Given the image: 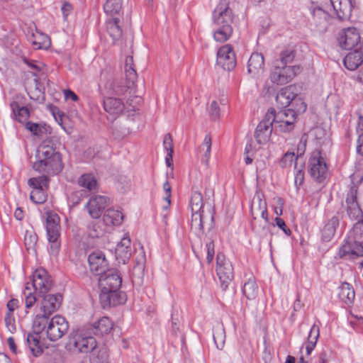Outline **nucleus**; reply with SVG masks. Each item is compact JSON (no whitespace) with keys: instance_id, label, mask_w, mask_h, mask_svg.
<instances>
[{"instance_id":"obj_1","label":"nucleus","mask_w":363,"mask_h":363,"mask_svg":"<svg viewBox=\"0 0 363 363\" xmlns=\"http://www.w3.org/2000/svg\"><path fill=\"white\" fill-rule=\"evenodd\" d=\"M35 161L33 164L35 171L42 174L40 177H46L50 179L60 174L64 164L62 161L61 154L56 150L52 145L43 143L37 149Z\"/></svg>"},{"instance_id":"obj_2","label":"nucleus","mask_w":363,"mask_h":363,"mask_svg":"<svg viewBox=\"0 0 363 363\" xmlns=\"http://www.w3.org/2000/svg\"><path fill=\"white\" fill-rule=\"evenodd\" d=\"M26 345L32 355L38 357L43 354L46 350V354L50 355L53 359L54 363L61 362V351L57 347L52 346L47 347L45 345L44 340L38 334L28 333L26 337Z\"/></svg>"},{"instance_id":"obj_3","label":"nucleus","mask_w":363,"mask_h":363,"mask_svg":"<svg viewBox=\"0 0 363 363\" xmlns=\"http://www.w3.org/2000/svg\"><path fill=\"white\" fill-rule=\"evenodd\" d=\"M276 130L289 133L294 130L297 121V113L293 108H287L276 112L274 108L268 110Z\"/></svg>"},{"instance_id":"obj_4","label":"nucleus","mask_w":363,"mask_h":363,"mask_svg":"<svg viewBox=\"0 0 363 363\" xmlns=\"http://www.w3.org/2000/svg\"><path fill=\"white\" fill-rule=\"evenodd\" d=\"M216 264V272L220 280V287L223 291H225L233 280V267L231 262L227 260L221 252L217 254Z\"/></svg>"},{"instance_id":"obj_5","label":"nucleus","mask_w":363,"mask_h":363,"mask_svg":"<svg viewBox=\"0 0 363 363\" xmlns=\"http://www.w3.org/2000/svg\"><path fill=\"white\" fill-rule=\"evenodd\" d=\"M49 182L50 179L46 177H36L28 179V184L32 188L30 199L33 203H43L46 201Z\"/></svg>"},{"instance_id":"obj_6","label":"nucleus","mask_w":363,"mask_h":363,"mask_svg":"<svg viewBox=\"0 0 363 363\" xmlns=\"http://www.w3.org/2000/svg\"><path fill=\"white\" fill-rule=\"evenodd\" d=\"M39 296L48 293L53 286V281L48 272L43 269H37L33 274L30 283Z\"/></svg>"},{"instance_id":"obj_7","label":"nucleus","mask_w":363,"mask_h":363,"mask_svg":"<svg viewBox=\"0 0 363 363\" xmlns=\"http://www.w3.org/2000/svg\"><path fill=\"white\" fill-rule=\"evenodd\" d=\"M60 218L54 212H48L45 222V229L48 240L51 243V248L58 249L60 247Z\"/></svg>"},{"instance_id":"obj_8","label":"nucleus","mask_w":363,"mask_h":363,"mask_svg":"<svg viewBox=\"0 0 363 363\" xmlns=\"http://www.w3.org/2000/svg\"><path fill=\"white\" fill-rule=\"evenodd\" d=\"M309 172L317 182H322L327 176L328 166L320 152H313L309 160Z\"/></svg>"},{"instance_id":"obj_9","label":"nucleus","mask_w":363,"mask_h":363,"mask_svg":"<svg viewBox=\"0 0 363 363\" xmlns=\"http://www.w3.org/2000/svg\"><path fill=\"white\" fill-rule=\"evenodd\" d=\"M301 72L299 66L274 65L271 73V81L277 84H285L291 82Z\"/></svg>"},{"instance_id":"obj_10","label":"nucleus","mask_w":363,"mask_h":363,"mask_svg":"<svg viewBox=\"0 0 363 363\" xmlns=\"http://www.w3.org/2000/svg\"><path fill=\"white\" fill-rule=\"evenodd\" d=\"M213 23L214 26L232 25L234 14L229 6L228 0H220L213 12Z\"/></svg>"},{"instance_id":"obj_11","label":"nucleus","mask_w":363,"mask_h":363,"mask_svg":"<svg viewBox=\"0 0 363 363\" xmlns=\"http://www.w3.org/2000/svg\"><path fill=\"white\" fill-rule=\"evenodd\" d=\"M349 238L348 240L340 247L337 256L342 259H355L363 256V242L356 238Z\"/></svg>"},{"instance_id":"obj_12","label":"nucleus","mask_w":363,"mask_h":363,"mask_svg":"<svg viewBox=\"0 0 363 363\" xmlns=\"http://www.w3.org/2000/svg\"><path fill=\"white\" fill-rule=\"evenodd\" d=\"M43 300L40 306V311L35 318H49L60 307L62 297L60 294H45L41 296Z\"/></svg>"},{"instance_id":"obj_13","label":"nucleus","mask_w":363,"mask_h":363,"mask_svg":"<svg viewBox=\"0 0 363 363\" xmlns=\"http://www.w3.org/2000/svg\"><path fill=\"white\" fill-rule=\"evenodd\" d=\"M122 284V278L116 269H108L100 275L99 286L101 291L120 289Z\"/></svg>"},{"instance_id":"obj_14","label":"nucleus","mask_w":363,"mask_h":363,"mask_svg":"<svg viewBox=\"0 0 363 363\" xmlns=\"http://www.w3.org/2000/svg\"><path fill=\"white\" fill-rule=\"evenodd\" d=\"M340 46L345 50L359 48L363 45L360 41V34L358 30L354 27L343 29L338 38Z\"/></svg>"},{"instance_id":"obj_15","label":"nucleus","mask_w":363,"mask_h":363,"mask_svg":"<svg viewBox=\"0 0 363 363\" xmlns=\"http://www.w3.org/2000/svg\"><path fill=\"white\" fill-rule=\"evenodd\" d=\"M217 65L223 69L230 71L236 66V57L232 45L226 44L219 48L217 52Z\"/></svg>"},{"instance_id":"obj_16","label":"nucleus","mask_w":363,"mask_h":363,"mask_svg":"<svg viewBox=\"0 0 363 363\" xmlns=\"http://www.w3.org/2000/svg\"><path fill=\"white\" fill-rule=\"evenodd\" d=\"M123 99L111 96L104 97L103 107L109 119L115 120L124 113L126 108Z\"/></svg>"},{"instance_id":"obj_17","label":"nucleus","mask_w":363,"mask_h":363,"mask_svg":"<svg viewBox=\"0 0 363 363\" xmlns=\"http://www.w3.org/2000/svg\"><path fill=\"white\" fill-rule=\"evenodd\" d=\"M311 18L310 19L311 26H313L317 31L325 32L330 23L333 13L330 10L325 9H312Z\"/></svg>"},{"instance_id":"obj_18","label":"nucleus","mask_w":363,"mask_h":363,"mask_svg":"<svg viewBox=\"0 0 363 363\" xmlns=\"http://www.w3.org/2000/svg\"><path fill=\"white\" fill-rule=\"evenodd\" d=\"M99 299L102 307L106 308L125 303L127 297L125 294L119 289H111L107 291H101Z\"/></svg>"},{"instance_id":"obj_19","label":"nucleus","mask_w":363,"mask_h":363,"mask_svg":"<svg viewBox=\"0 0 363 363\" xmlns=\"http://www.w3.org/2000/svg\"><path fill=\"white\" fill-rule=\"evenodd\" d=\"M133 86L129 84L128 81L124 84L123 80L111 79L106 83L105 90L109 96L123 99L127 96L128 94H130V90Z\"/></svg>"},{"instance_id":"obj_20","label":"nucleus","mask_w":363,"mask_h":363,"mask_svg":"<svg viewBox=\"0 0 363 363\" xmlns=\"http://www.w3.org/2000/svg\"><path fill=\"white\" fill-rule=\"evenodd\" d=\"M271 118L272 116L267 112L264 118L256 128L255 138L257 142L259 144L266 143L270 138L273 128H274V123Z\"/></svg>"},{"instance_id":"obj_21","label":"nucleus","mask_w":363,"mask_h":363,"mask_svg":"<svg viewBox=\"0 0 363 363\" xmlns=\"http://www.w3.org/2000/svg\"><path fill=\"white\" fill-rule=\"evenodd\" d=\"M69 329L67 319H50L48 325L47 336L51 341H55L65 335Z\"/></svg>"},{"instance_id":"obj_22","label":"nucleus","mask_w":363,"mask_h":363,"mask_svg":"<svg viewBox=\"0 0 363 363\" xmlns=\"http://www.w3.org/2000/svg\"><path fill=\"white\" fill-rule=\"evenodd\" d=\"M109 199L104 196H95L90 198L86 205L88 213L93 218H99L108 204Z\"/></svg>"},{"instance_id":"obj_23","label":"nucleus","mask_w":363,"mask_h":363,"mask_svg":"<svg viewBox=\"0 0 363 363\" xmlns=\"http://www.w3.org/2000/svg\"><path fill=\"white\" fill-rule=\"evenodd\" d=\"M90 270L96 275H101L107 271L108 265L105 255L101 251L91 253L88 257Z\"/></svg>"},{"instance_id":"obj_24","label":"nucleus","mask_w":363,"mask_h":363,"mask_svg":"<svg viewBox=\"0 0 363 363\" xmlns=\"http://www.w3.org/2000/svg\"><path fill=\"white\" fill-rule=\"evenodd\" d=\"M91 334V333L86 334L83 330H80L76 335L74 346L80 352L88 353L96 347V340Z\"/></svg>"},{"instance_id":"obj_25","label":"nucleus","mask_w":363,"mask_h":363,"mask_svg":"<svg viewBox=\"0 0 363 363\" xmlns=\"http://www.w3.org/2000/svg\"><path fill=\"white\" fill-rule=\"evenodd\" d=\"M331 13L336 14L339 19H345L350 16L352 0H331Z\"/></svg>"},{"instance_id":"obj_26","label":"nucleus","mask_w":363,"mask_h":363,"mask_svg":"<svg viewBox=\"0 0 363 363\" xmlns=\"http://www.w3.org/2000/svg\"><path fill=\"white\" fill-rule=\"evenodd\" d=\"M264 61L262 54L252 53L247 62V72L253 77H257L264 72Z\"/></svg>"},{"instance_id":"obj_27","label":"nucleus","mask_w":363,"mask_h":363,"mask_svg":"<svg viewBox=\"0 0 363 363\" xmlns=\"http://www.w3.org/2000/svg\"><path fill=\"white\" fill-rule=\"evenodd\" d=\"M357 190L354 187H352L346 198L347 211L348 215L352 218H359L362 216V211L357 201Z\"/></svg>"},{"instance_id":"obj_28","label":"nucleus","mask_w":363,"mask_h":363,"mask_svg":"<svg viewBox=\"0 0 363 363\" xmlns=\"http://www.w3.org/2000/svg\"><path fill=\"white\" fill-rule=\"evenodd\" d=\"M131 241L128 237H124L116 248V258L118 263L125 264L131 256Z\"/></svg>"},{"instance_id":"obj_29","label":"nucleus","mask_w":363,"mask_h":363,"mask_svg":"<svg viewBox=\"0 0 363 363\" xmlns=\"http://www.w3.org/2000/svg\"><path fill=\"white\" fill-rule=\"evenodd\" d=\"M345 67L349 70H355L363 63V45L348 53L343 60Z\"/></svg>"},{"instance_id":"obj_30","label":"nucleus","mask_w":363,"mask_h":363,"mask_svg":"<svg viewBox=\"0 0 363 363\" xmlns=\"http://www.w3.org/2000/svg\"><path fill=\"white\" fill-rule=\"evenodd\" d=\"M251 214L254 219L262 218L266 223H268L267 208L265 201H263L259 196L254 198L251 205Z\"/></svg>"},{"instance_id":"obj_31","label":"nucleus","mask_w":363,"mask_h":363,"mask_svg":"<svg viewBox=\"0 0 363 363\" xmlns=\"http://www.w3.org/2000/svg\"><path fill=\"white\" fill-rule=\"evenodd\" d=\"M295 88L292 86H286L282 88L277 94L276 101L281 107H287L296 96L294 92Z\"/></svg>"},{"instance_id":"obj_32","label":"nucleus","mask_w":363,"mask_h":363,"mask_svg":"<svg viewBox=\"0 0 363 363\" xmlns=\"http://www.w3.org/2000/svg\"><path fill=\"white\" fill-rule=\"evenodd\" d=\"M123 220V213L113 208H108L103 216V223L106 228L119 225Z\"/></svg>"},{"instance_id":"obj_33","label":"nucleus","mask_w":363,"mask_h":363,"mask_svg":"<svg viewBox=\"0 0 363 363\" xmlns=\"http://www.w3.org/2000/svg\"><path fill=\"white\" fill-rule=\"evenodd\" d=\"M338 297L340 301L347 305L352 304L355 297L353 286L347 282H343L338 288Z\"/></svg>"},{"instance_id":"obj_34","label":"nucleus","mask_w":363,"mask_h":363,"mask_svg":"<svg viewBox=\"0 0 363 363\" xmlns=\"http://www.w3.org/2000/svg\"><path fill=\"white\" fill-rule=\"evenodd\" d=\"M213 36V39L218 43H224L229 40L233 33L232 25L216 26Z\"/></svg>"},{"instance_id":"obj_35","label":"nucleus","mask_w":363,"mask_h":363,"mask_svg":"<svg viewBox=\"0 0 363 363\" xmlns=\"http://www.w3.org/2000/svg\"><path fill=\"white\" fill-rule=\"evenodd\" d=\"M338 225L339 220L336 216H333L330 219L321 231L322 240L325 242L330 241L335 233L336 228Z\"/></svg>"},{"instance_id":"obj_36","label":"nucleus","mask_w":363,"mask_h":363,"mask_svg":"<svg viewBox=\"0 0 363 363\" xmlns=\"http://www.w3.org/2000/svg\"><path fill=\"white\" fill-rule=\"evenodd\" d=\"M113 327L111 319H98L91 328L92 333L97 335L108 334Z\"/></svg>"},{"instance_id":"obj_37","label":"nucleus","mask_w":363,"mask_h":363,"mask_svg":"<svg viewBox=\"0 0 363 363\" xmlns=\"http://www.w3.org/2000/svg\"><path fill=\"white\" fill-rule=\"evenodd\" d=\"M78 184L91 193L95 192L98 189L97 181L92 174H84L78 179Z\"/></svg>"},{"instance_id":"obj_38","label":"nucleus","mask_w":363,"mask_h":363,"mask_svg":"<svg viewBox=\"0 0 363 363\" xmlns=\"http://www.w3.org/2000/svg\"><path fill=\"white\" fill-rule=\"evenodd\" d=\"M10 106L12 109L15 118L19 123H26L30 117V111L26 106H20L16 101L11 103Z\"/></svg>"},{"instance_id":"obj_39","label":"nucleus","mask_w":363,"mask_h":363,"mask_svg":"<svg viewBox=\"0 0 363 363\" xmlns=\"http://www.w3.org/2000/svg\"><path fill=\"white\" fill-rule=\"evenodd\" d=\"M320 332H319V327L318 325L314 323L312 327L311 328L308 337V341L306 343V354L307 355H310L312 352V351L314 350L318 339L319 337Z\"/></svg>"},{"instance_id":"obj_40","label":"nucleus","mask_w":363,"mask_h":363,"mask_svg":"<svg viewBox=\"0 0 363 363\" xmlns=\"http://www.w3.org/2000/svg\"><path fill=\"white\" fill-rule=\"evenodd\" d=\"M106 28L113 40H118L122 35V29L119 26V19L113 18L106 21Z\"/></svg>"},{"instance_id":"obj_41","label":"nucleus","mask_w":363,"mask_h":363,"mask_svg":"<svg viewBox=\"0 0 363 363\" xmlns=\"http://www.w3.org/2000/svg\"><path fill=\"white\" fill-rule=\"evenodd\" d=\"M204 211L200 213H192L191 220V228L195 233L203 232V225L205 223Z\"/></svg>"},{"instance_id":"obj_42","label":"nucleus","mask_w":363,"mask_h":363,"mask_svg":"<svg viewBox=\"0 0 363 363\" xmlns=\"http://www.w3.org/2000/svg\"><path fill=\"white\" fill-rule=\"evenodd\" d=\"M125 73L126 81L129 84L134 85L135 80L137 79V73L134 68L133 58L132 56H128L125 60Z\"/></svg>"},{"instance_id":"obj_43","label":"nucleus","mask_w":363,"mask_h":363,"mask_svg":"<svg viewBox=\"0 0 363 363\" xmlns=\"http://www.w3.org/2000/svg\"><path fill=\"white\" fill-rule=\"evenodd\" d=\"M242 293L249 300H254L258 294V287L254 279H250L242 288Z\"/></svg>"},{"instance_id":"obj_44","label":"nucleus","mask_w":363,"mask_h":363,"mask_svg":"<svg viewBox=\"0 0 363 363\" xmlns=\"http://www.w3.org/2000/svg\"><path fill=\"white\" fill-rule=\"evenodd\" d=\"M203 196L199 191H194L190 199L191 213H200L203 210Z\"/></svg>"},{"instance_id":"obj_45","label":"nucleus","mask_w":363,"mask_h":363,"mask_svg":"<svg viewBox=\"0 0 363 363\" xmlns=\"http://www.w3.org/2000/svg\"><path fill=\"white\" fill-rule=\"evenodd\" d=\"M104 11L111 16L118 14L122 9V0H107L104 6Z\"/></svg>"},{"instance_id":"obj_46","label":"nucleus","mask_w":363,"mask_h":363,"mask_svg":"<svg viewBox=\"0 0 363 363\" xmlns=\"http://www.w3.org/2000/svg\"><path fill=\"white\" fill-rule=\"evenodd\" d=\"M211 138L209 135H206L200 147V150L203 152V157L202 162L206 164L208 162V159L211 155Z\"/></svg>"},{"instance_id":"obj_47","label":"nucleus","mask_w":363,"mask_h":363,"mask_svg":"<svg viewBox=\"0 0 363 363\" xmlns=\"http://www.w3.org/2000/svg\"><path fill=\"white\" fill-rule=\"evenodd\" d=\"M295 55L294 51L286 50L280 53L279 58L274 62V65H285L293 61Z\"/></svg>"},{"instance_id":"obj_48","label":"nucleus","mask_w":363,"mask_h":363,"mask_svg":"<svg viewBox=\"0 0 363 363\" xmlns=\"http://www.w3.org/2000/svg\"><path fill=\"white\" fill-rule=\"evenodd\" d=\"M50 319H34L33 322V333L40 335L42 332L47 333L48 325Z\"/></svg>"},{"instance_id":"obj_49","label":"nucleus","mask_w":363,"mask_h":363,"mask_svg":"<svg viewBox=\"0 0 363 363\" xmlns=\"http://www.w3.org/2000/svg\"><path fill=\"white\" fill-rule=\"evenodd\" d=\"M38 237L31 230H26L24 236V242L27 250L34 249L37 244Z\"/></svg>"},{"instance_id":"obj_50","label":"nucleus","mask_w":363,"mask_h":363,"mask_svg":"<svg viewBox=\"0 0 363 363\" xmlns=\"http://www.w3.org/2000/svg\"><path fill=\"white\" fill-rule=\"evenodd\" d=\"M225 335L223 328L218 329L216 333H213V340L218 349H223L225 345Z\"/></svg>"},{"instance_id":"obj_51","label":"nucleus","mask_w":363,"mask_h":363,"mask_svg":"<svg viewBox=\"0 0 363 363\" xmlns=\"http://www.w3.org/2000/svg\"><path fill=\"white\" fill-rule=\"evenodd\" d=\"M145 264L143 262H137L133 269V281L140 283L144 276Z\"/></svg>"},{"instance_id":"obj_52","label":"nucleus","mask_w":363,"mask_h":363,"mask_svg":"<svg viewBox=\"0 0 363 363\" xmlns=\"http://www.w3.org/2000/svg\"><path fill=\"white\" fill-rule=\"evenodd\" d=\"M30 283H27L26 284V286L25 287V291H24V294H25V296H26V308H31L34 303L36 302V297L33 294V292L31 291H29V292H26L27 291H30Z\"/></svg>"},{"instance_id":"obj_53","label":"nucleus","mask_w":363,"mask_h":363,"mask_svg":"<svg viewBox=\"0 0 363 363\" xmlns=\"http://www.w3.org/2000/svg\"><path fill=\"white\" fill-rule=\"evenodd\" d=\"M311 10L316 9H325L331 11V0H311Z\"/></svg>"},{"instance_id":"obj_54","label":"nucleus","mask_w":363,"mask_h":363,"mask_svg":"<svg viewBox=\"0 0 363 363\" xmlns=\"http://www.w3.org/2000/svg\"><path fill=\"white\" fill-rule=\"evenodd\" d=\"M108 230L102 228L100 223H94L89 230V235L91 238H99L103 235L104 233Z\"/></svg>"},{"instance_id":"obj_55","label":"nucleus","mask_w":363,"mask_h":363,"mask_svg":"<svg viewBox=\"0 0 363 363\" xmlns=\"http://www.w3.org/2000/svg\"><path fill=\"white\" fill-rule=\"evenodd\" d=\"M163 190H164V191L165 193V196L164 197V200L167 203V205H164L163 206V208L164 209H167L168 207L170 206V203H171L170 197H171V191H172L171 185H170V184H169V182L168 181H166L163 184Z\"/></svg>"},{"instance_id":"obj_56","label":"nucleus","mask_w":363,"mask_h":363,"mask_svg":"<svg viewBox=\"0 0 363 363\" xmlns=\"http://www.w3.org/2000/svg\"><path fill=\"white\" fill-rule=\"evenodd\" d=\"M215 245L214 242L212 240L208 241L206 244V259L208 264L211 263L213 260L215 255Z\"/></svg>"},{"instance_id":"obj_57","label":"nucleus","mask_w":363,"mask_h":363,"mask_svg":"<svg viewBox=\"0 0 363 363\" xmlns=\"http://www.w3.org/2000/svg\"><path fill=\"white\" fill-rule=\"evenodd\" d=\"M42 41L34 40L33 42L35 49H46L50 45V40L48 35H41Z\"/></svg>"},{"instance_id":"obj_58","label":"nucleus","mask_w":363,"mask_h":363,"mask_svg":"<svg viewBox=\"0 0 363 363\" xmlns=\"http://www.w3.org/2000/svg\"><path fill=\"white\" fill-rule=\"evenodd\" d=\"M294 160H298V156L295 157L294 152H286L282 157L280 164L283 167L291 165Z\"/></svg>"},{"instance_id":"obj_59","label":"nucleus","mask_w":363,"mask_h":363,"mask_svg":"<svg viewBox=\"0 0 363 363\" xmlns=\"http://www.w3.org/2000/svg\"><path fill=\"white\" fill-rule=\"evenodd\" d=\"M308 140V135L303 134L299 140V143L297 145V155L301 156L304 154L306 148V143Z\"/></svg>"},{"instance_id":"obj_60","label":"nucleus","mask_w":363,"mask_h":363,"mask_svg":"<svg viewBox=\"0 0 363 363\" xmlns=\"http://www.w3.org/2000/svg\"><path fill=\"white\" fill-rule=\"evenodd\" d=\"M210 115L213 120H216L220 116V107L216 101H213L210 106Z\"/></svg>"},{"instance_id":"obj_61","label":"nucleus","mask_w":363,"mask_h":363,"mask_svg":"<svg viewBox=\"0 0 363 363\" xmlns=\"http://www.w3.org/2000/svg\"><path fill=\"white\" fill-rule=\"evenodd\" d=\"M25 126L27 130L35 135H39L41 133V128L38 123L27 121Z\"/></svg>"},{"instance_id":"obj_62","label":"nucleus","mask_w":363,"mask_h":363,"mask_svg":"<svg viewBox=\"0 0 363 363\" xmlns=\"http://www.w3.org/2000/svg\"><path fill=\"white\" fill-rule=\"evenodd\" d=\"M163 145L167 153H173L172 138L169 133L164 135L163 140Z\"/></svg>"},{"instance_id":"obj_63","label":"nucleus","mask_w":363,"mask_h":363,"mask_svg":"<svg viewBox=\"0 0 363 363\" xmlns=\"http://www.w3.org/2000/svg\"><path fill=\"white\" fill-rule=\"evenodd\" d=\"M353 232L356 235V238L359 239L363 242V220L354 225Z\"/></svg>"},{"instance_id":"obj_64","label":"nucleus","mask_w":363,"mask_h":363,"mask_svg":"<svg viewBox=\"0 0 363 363\" xmlns=\"http://www.w3.org/2000/svg\"><path fill=\"white\" fill-rule=\"evenodd\" d=\"M359 118L357 124V132L363 133V104L359 108L357 112Z\"/></svg>"}]
</instances>
